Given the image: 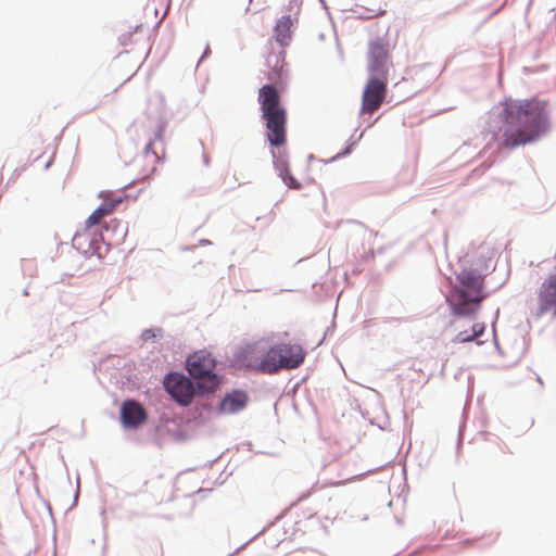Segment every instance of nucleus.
<instances>
[{"label":"nucleus","mask_w":556,"mask_h":556,"mask_svg":"<svg viewBox=\"0 0 556 556\" xmlns=\"http://www.w3.org/2000/svg\"><path fill=\"white\" fill-rule=\"evenodd\" d=\"M266 64L270 68L267 74L268 79H276L281 76L285 68V52L269 53L266 59Z\"/></svg>","instance_id":"nucleus-15"},{"label":"nucleus","mask_w":556,"mask_h":556,"mask_svg":"<svg viewBox=\"0 0 556 556\" xmlns=\"http://www.w3.org/2000/svg\"><path fill=\"white\" fill-rule=\"evenodd\" d=\"M138 31H141V26H137V27L135 28V33H138Z\"/></svg>","instance_id":"nucleus-19"},{"label":"nucleus","mask_w":556,"mask_h":556,"mask_svg":"<svg viewBox=\"0 0 556 556\" xmlns=\"http://www.w3.org/2000/svg\"><path fill=\"white\" fill-rule=\"evenodd\" d=\"M548 312L556 315V273L548 275L541 283L538 290L536 305L532 308L531 314L535 318H540Z\"/></svg>","instance_id":"nucleus-9"},{"label":"nucleus","mask_w":556,"mask_h":556,"mask_svg":"<svg viewBox=\"0 0 556 556\" xmlns=\"http://www.w3.org/2000/svg\"><path fill=\"white\" fill-rule=\"evenodd\" d=\"M143 132L147 137V144L143 155L140 157L149 162V167L142 173V178L149 177L155 170L157 162V154L152 151V146L155 141L162 140L166 128V121L163 116L156 118H148L143 125Z\"/></svg>","instance_id":"nucleus-7"},{"label":"nucleus","mask_w":556,"mask_h":556,"mask_svg":"<svg viewBox=\"0 0 556 556\" xmlns=\"http://www.w3.org/2000/svg\"><path fill=\"white\" fill-rule=\"evenodd\" d=\"M484 277L476 269H463L446 294V303L454 315L472 316L485 299Z\"/></svg>","instance_id":"nucleus-2"},{"label":"nucleus","mask_w":556,"mask_h":556,"mask_svg":"<svg viewBox=\"0 0 556 556\" xmlns=\"http://www.w3.org/2000/svg\"><path fill=\"white\" fill-rule=\"evenodd\" d=\"M236 359L240 366L268 374L265 366L267 362V351H265L261 342L249 343L242 346L237 353Z\"/></svg>","instance_id":"nucleus-10"},{"label":"nucleus","mask_w":556,"mask_h":556,"mask_svg":"<svg viewBox=\"0 0 556 556\" xmlns=\"http://www.w3.org/2000/svg\"><path fill=\"white\" fill-rule=\"evenodd\" d=\"M121 203V197H114L112 194L104 195L100 206L96 208L86 219V228L89 229L92 226L98 225L103 217L112 214Z\"/></svg>","instance_id":"nucleus-12"},{"label":"nucleus","mask_w":556,"mask_h":556,"mask_svg":"<svg viewBox=\"0 0 556 556\" xmlns=\"http://www.w3.org/2000/svg\"><path fill=\"white\" fill-rule=\"evenodd\" d=\"M164 388L182 406L191 404L194 397L192 381L182 374L170 372L164 378Z\"/></svg>","instance_id":"nucleus-8"},{"label":"nucleus","mask_w":556,"mask_h":556,"mask_svg":"<svg viewBox=\"0 0 556 556\" xmlns=\"http://www.w3.org/2000/svg\"><path fill=\"white\" fill-rule=\"evenodd\" d=\"M258 103L270 146L275 148L285 146L287 142V110L281 105L277 88L273 85L263 86L258 90Z\"/></svg>","instance_id":"nucleus-3"},{"label":"nucleus","mask_w":556,"mask_h":556,"mask_svg":"<svg viewBox=\"0 0 556 556\" xmlns=\"http://www.w3.org/2000/svg\"><path fill=\"white\" fill-rule=\"evenodd\" d=\"M293 20L290 15L280 17L274 29V37L281 47L289 46L292 39Z\"/></svg>","instance_id":"nucleus-14"},{"label":"nucleus","mask_w":556,"mask_h":556,"mask_svg":"<svg viewBox=\"0 0 556 556\" xmlns=\"http://www.w3.org/2000/svg\"><path fill=\"white\" fill-rule=\"evenodd\" d=\"M279 169L280 177L285 181V184L291 189H300L301 184L291 175L288 163L279 162L277 164Z\"/></svg>","instance_id":"nucleus-17"},{"label":"nucleus","mask_w":556,"mask_h":556,"mask_svg":"<svg viewBox=\"0 0 556 556\" xmlns=\"http://www.w3.org/2000/svg\"><path fill=\"white\" fill-rule=\"evenodd\" d=\"M131 36L132 34L129 31V33H126V34H123L121 37H119V40H121V43L123 46H128L129 43H131Z\"/></svg>","instance_id":"nucleus-18"},{"label":"nucleus","mask_w":556,"mask_h":556,"mask_svg":"<svg viewBox=\"0 0 556 556\" xmlns=\"http://www.w3.org/2000/svg\"><path fill=\"white\" fill-rule=\"evenodd\" d=\"M484 329H485L484 324L476 323L471 326L470 331L464 330V331L458 332L453 341L456 343L470 342V341L479 338L480 336H482V333L484 332Z\"/></svg>","instance_id":"nucleus-16"},{"label":"nucleus","mask_w":556,"mask_h":556,"mask_svg":"<svg viewBox=\"0 0 556 556\" xmlns=\"http://www.w3.org/2000/svg\"><path fill=\"white\" fill-rule=\"evenodd\" d=\"M500 146L516 149L540 140L549 129L548 102L536 97L506 99L501 103Z\"/></svg>","instance_id":"nucleus-1"},{"label":"nucleus","mask_w":556,"mask_h":556,"mask_svg":"<svg viewBox=\"0 0 556 556\" xmlns=\"http://www.w3.org/2000/svg\"><path fill=\"white\" fill-rule=\"evenodd\" d=\"M248 403V395L243 391L228 393L219 404V410L224 414H235L243 409Z\"/></svg>","instance_id":"nucleus-13"},{"label":"nucleus","mask_w":556,"mask_h":556,"mask_svg":"<svg viewBox=\"0 0 556 556\" xmlns=\"http://www.w3.org/2000/svg\"><path fill=\"white\" fill-rule=\"evenodd\" d=\"M216 363L211 353L206 351H198L190 355L187 359V369L195 379H204L199 388L207 392H213L218 386V378L214 374Z\"/></svg>","instance_id":"nucleus-6"},{"label":"nucleus","mask_w":556,"mask_h":556,"mask_svg":"<svg viewBox=\"0 0 556 556\" xmlns=\"http://www.w3.org/2000/svg\"><path fill=\"white\" fill-rule=\"evenodd\" d=\"M382 66V45L375 41L369 47L368 70L371 75L380 72ZM382 102V80L371 76L363 93V104L361 112L371 114L379 109Z\"/></svg>","instance_id":"nucleus-4"},{"label":"nucleus","mask_w":556,"mask_h":556,"mask_svg":"<svg viewBox=\"0 0 556 556\" xmlns=\"http://www.w3.org/2000/svg\"><path fill=\"white\" fill-rule=\"evenodd\" d=\"M50 163H51V160H49V161L46 163L45 167H46V168H47V167H49Z\"/></svg>","instance_id":"nucleus-20"},{"label":"nucleus","mask_w":556,"mask_h":556,"mask_svg":"<svg viewBox=\"0 0 556 556\" xmlns=\"http://www.w3.org/2000/svg\"><path fill=\"white\" fill-rule=\"evenodd\" d=\"M148 419L146 408L135 400H126L121 406V421L125 428L137 429Z\"/></svg>","instance_id":"nucleus-11"},{"label":"nucleus","mask_w":556,"mask_h":556,"mask_svg":"<svg viewBox=\"0 0 556 556\" xmlns=\"http://www.w3.org/2000/svg\"><path fill=\"white\" fill-rule=\"evenodd\" d=\"M305 350L299 343L280 342L267 350L266 369L269 375L281 369H295L305 359Z\"/></svg>","instance_id":"nucleus-5"}]
</instances>
